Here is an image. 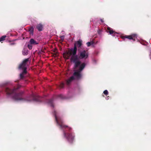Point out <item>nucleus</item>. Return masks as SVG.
<instances>
[{
	"instance_id": "obj_1",
	"label": "nucleus",
	"mask_w": 151,
	"mask_h": 151,
	"mask_svg": "<svg viewBox=\"0 0 151 151\" xmlns=\"http://www.w3.org/2000/svg\"><path fill=\"white\" fill-rule=\"evenodd\" d=\"M21 87V86L18 85L17 87H14L13 89H10L9 88H6L5 92L8 95H12V98L16 101H22L27 102H30L34 101L37 102H41V97L38 96H35L34 94L30 95L29 96H27L24 98H23L24 94L23 91L18 92V90Z\"/></svg>"
},
{
	"instance_id": "obj_2",
	"label": "nucleus",
	"mask_w": 151,
	"mask_h": 151,
	"mask_svg": "<svg viewBox=\"0 0 151 151\" xmlns=\"http://www.w3.org/2000/svg\"><path fill=\"white\" fill-rule=\"evenodd\" d=\"M54 112L57 124L60 126V128L62 130L64 137L70 143H72L74 139V134L72 133H69L67 132H70L72 129L71 128L64 124L63 120L60 118H58L57 116L56 111H55Z\"/></svg>"
},
{
	"instance_id": "obj_3",
	"label": "nucleus",
	"mask_w": 151,
	"mask_h": 151,
	"mask_svg": "<svg viewBox=\"0 0 151 151\" xmlns=\"http://www.w3.org/2000/svg\"><path fill=\"white\" fill-rule=\"evenodd\" d=\"M29 60V58L26 59L24 60L19 65L18 69L23 70L22 72L20 74V77L21 79L23 78L24 77L23 75L26 74L27 73L26 65Z\"/></svg>"
},
{
	"instance_id": "obj_4",
	"label": "nucleus",
	"mask_w": 151,
	"mask_h": 151,
	"mask_svg": "<svg viewBox=\"0 0 151 151\" xmlns=\"http://www.w3.org/2000/svg\"><path fill=\"white\" fill-rule=\"evenodd\" d=\"M77 52V49L76 46H74L73 48L69 49L68 51L64 53L63 54V56L66 59H68L70 56L76 55Z\"/></svg>"
},
{
	"instance_id": "obj_5",
	"label": "nucleus",
	"mask_w": 151,
	"mask_h": 151,
	"mask_svg": "<svg viewBox=\"0 0 151 151\" xmlns=\"http://www.w3.org/2000/svg\"><path fill=\"white\" fill-rule=\"evenodd\" d=\"M85 65L86 64L85 63H82L80 66L79 69L74 73L73 76L75 77V79L79 80L82 77V75L81 73L85 67Z\"/></svg>"
},
{
	"instance_id": "obj_6",
	"label": "nucleus",
	"mask_w": 151,
	"mask_h": 151,
	"mask_svg": "<svg viewBox=\"0 0 151 151\" xmlns=\"http://www.w3.org/2000/svg\"><path fill=\"white\" fill-rule=\"evenodd\" d=\"M81 59L78 54L77 55L76 54L75 55L71 57L70 60L74 63V67L75 69L78 68L81 65V62L79 60Z\"/></svg>"
},
{
	"instance_id": "obj_7",
	"label": "nucleus",
	"mask_w": 151,
	"mask_h": 151,
	"mask_svg": "<svg viewBox=\"0 0 151 151\" xmlns=\"http://www.w3.org/2000/svg\"><path fill=\"white\" fill-rule=\"evenodd\" d=\"M78 54L80 59L86 60L88 58L89 54L87 51L85 50L81 51L79 49H78Z\"/></svg>"
},
{
	"instance_id": "obj_8",
	"label": "nucleus",
	"mask_w": 151,
	"mask_h": 151,
	"mask_svg": "<svg viewBox=\"0 0 151 151\" xmlns=\"http://www.w3.org/2000/svg\"><path fill=\"white\" fill-rule=\"evenodd\" d=\"M123 39L127 38L129 40H132L134 41L135 40V39L137 38V35L135 34H132L130 35H125L122 37Z\"/></svg>"
},
{
	"instance_id": "obj_9",
	"label": "nucleus",
	"mask_w": 151,
	"mask_h": 151,
	"mask_svg": "<svg viewBox=\"0 0 151 151\" xmlns=\"http://www.w3.org/2000/svg\"><path fill=\"white\" fill-rule=\"evenodd\" d=\"M82 45V41L81 40H79L75 43L74 46H76L77 49V48H78V49H80L79 48Z\"/></svg>"
},
{
	"instance_id": "obj_10",
	"label": "nucleus",
	"mask_w": 151,
	"mask_h": 151,
	"mask_svg": "<svg viewBox=\"0 0 151 151\" xmlns=\"http://www.w3.org/2000/svg\"><path fill=\"white\" fill-rule=\"evenodd\" d=\"M75 79V77L74 76H71L70 78L66 81V83L67 85H69L71 82Z\"/></svg>"
},
{
	"instance_id": "obj_11",
	"label": "nucleus",
	"mask_w": 151,
	"mask_h": 151,
	"mask_svg": "<svg viewBox=\"0 0 151 151\" xmlns=\"http://www.w3.org/2000/svg\"><path fill=\"white\" fill-rule=\"evenodd\" d=\"M36 28L38 31H41L43 29V25L40 23L38 24L36 26Z\"/></svg>"
},
{
	"instance_id": "obj_12",
	"label": "nucleus",
	"mask_w": 151,
	"mask_h": 151,
	"mask_svg": "<svg viewBox=\"0 0 151 151\" xmlns=\"http://www.w3.org/2000/svg\"><path fill=\"white\" fill-rule=\"evenodd\" d=\"M30 45H37L38 44L36 41L33 39H31L29 41Z\"/></svg>"
},
{
	"instance_id": "obj_13",
	"label": "nucleus",
	"mask_w": 151,
	"mask_h": 151,
	"mask_svg": "<svg viewBox=\"0 0 151 151\" xmlns=\"http://www.w3.org/2000/svg\"><path fill=\"white\" fill-rule=\"evenodd\" d=\"M107 29V32L109 33L110 34L112 35V33H114V31L111 28L109 27H108Z\"/></svg>"
},
{
	"instance_id": "obj_14",
	"label": "nucleus",
	"mask_w": 151,
	"mask_h": 151,
	"mask_svg": "<svg viewBox=\"0 0 151 151\" xmlns=\"http://www.w3.org/2000/svg\"><path fill=\"white\" fill-rule=\"evenodd\" d=\"M53 99H51L49 100L48 101V103L49 104L50 106L52 107H54V106L53 104Z\"/></svg>"
},
{
	"instance_id": "obj_15",
	"label": "nucleus",
	"mask_w": 151,
	"mask_h": 151,
	"mask_svg": "<svg viewBox=\"0 0 151 151\" xmlns=\"http://www.w3.org/2000/svg\"><path fill=\"white\" fill-rule=\"evenodd\" d=\"M22 54L24 55H26L28 54V50L24 49L22 51Z\"/></svg>"
},
{
	"instance_id": "obj_16",
	"label": "nucleus",
	"mask_w": 151,
	"mask_h": 151,
	"mask_svg": "<svg viewBox=\"0 0 151 151\" xmlns=\"http://www.w3.org/2000/svg\"><path fill=\"white\" fill-rule=\"evenodd\" d=\"M29 31L30 32V34L32 35H33V34L34 29L33 27H31L29 29Z\"/></svg>"
},
{
	"instance_id": "obj_17",
	"label": "nucleus",
	"mask_w": 151,
	"mask_h": 151,
	"mask_svg": "<svg viewBox=\"0 0 151 151\" xmlns=\"http://www.w3.org/2000/svg\"><path fill=\"white\" fill-rule=\"evenodd\" d=\"M6 37V35H4L2 36L0 38V42H1L4 40H5V38Z\"/></svg>"
},
{
	"instance_id": "obj_18",
	"label": "nucleus",
	"mask_w": 151,
	"mask_h": 151,
	"mask_svg": "<svg viewBox=\"0 0 151 151\" xmlns=\"http://www.w3.org/2000/svg\"><path fill=\"white\" fill-rule=\"evenodd\" d=\"M93 43V42H88L86 43V44L88 47H89Z\"/></svg>"
},
{
	"instance_id": "obj_19",
	"label": "nucleus",
	"mask_w": 151,
	"mask_h": 151,
	"mask_svg": "<svg viewBox=\"0 0 151 151\" xmlns=\"http://www.w3.org/2000/svg\"><path fill=\"white\" fill-rule=\"evenodd\" d=\"M64 83H62L60 84V87L61 88H63L64 87Z\"/></svg>"
},
{
	"instance_id": "obj_20",
	"label": "nucleus",
	"mask_w": 151,
	"mask_h": 151,
	"mask_svg": "<svg viewBox=\"0 0 151 151\" xmlns=\"http://www.w3.org/2000/svg\"><path fill=\"white\" fill-rule=\"evenodd\" d=\"M103 93L106 95H107L108 94V92L107 90H105L104 91Z\"/></svg>"
},
{
	"instance_id": "obj_21",
	"label": "nucleus",
	"mask_w": 151,
	"mask_h": 151,
	"mask_svg": "<svg viewBox=\"0 0 151 151\" xmlns=\"http://www.w3.org/2000/svg\"><path fill=\"white\" fill-rule=\"evenodd\" d=\"M118 34V33L115 31H114V33H112V35L114 36H116V35Z\"/></svg>"
},
{
	"instance_id": "obj_22",
	"label": "nucleus",
	"mask_w": 151,
	"mask_h": 151,
	"mask_svg": "<svg viewBox=\"0 0 151 151\" xmlns=\"http://www.w3.org/2000/svg\"><path fill=\"white\" fill-rule=\"evenodd\" d=\"M28 47L30 50L32 49V46L31 45H28Z\"/></svg>"
},
{
	"instance_id": "obj_23",
	"label": "nucleus",
	"mask_w": 151,
	"mask_h": 151,
	"mask_svg": "<svg viewBox=\"0 0 151 151\" xmlns=\"http://www.w3.org/2000/svg\"><path fill=\"white\" fill-rule=\"evenodd\" d=\"M60 37L62 40H63L64 39V36H61Z\"/></svg>"
},
{
	"instance_id": "obj_24",
	"label": "nucleus",
	"mask_w": 151,
	"mask_h": 151,
	"mask_svg": "<svg viewBox=\"0 0 151 151\" xmlns=\"http://www.w3.org/2000/svg\"><path fill=\"white\" fill-rule=\"evenodd\" d=\"M100 21H101V22H102V23H103L104 22V20H103V19H100Z\"/></svg>"
},
{
	"instance_id": "obj_25",
	"label": "nucleus",
	"mask_w": 151,
	"mask_h": 151,
	"mask_svg": "<svg viewBox=\"0 0 151 151\" xmlns=\"http://www.w3.org/2000/svg\"><path fill=\"white\" fill-rule=\"evenodd\" d=\"M63 95H60L59 96V97L61 98H63Z\"/></svg>"
}]
</instances>
